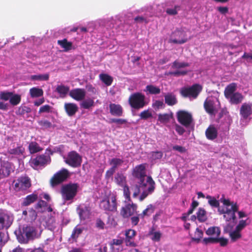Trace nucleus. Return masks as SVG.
<instances>
[{
	"instance_id": "obj_1",
	"label": "nucleus",
	"mask_w": 252,
	"mask_h": 252,
	"mask_svg": "<svg viewBox=\"0 0 252 252\" xmlns=\"http://www.w3.org/2000/svg\"><path fill=\"white\" fill-rule=\"evenodd\" d=\"M146 177V180L145 178H143L139 180L138 182L139 186L142 190V192L139 197L140 201H143L149 194H152L155 189L156 184L152 177L148 176Z\"/></svg>"
},
{
	"instance_id": "obj_2",
	"label": "nucleus",
	"mask_w": 252,
	"mask_h": 252,
	"mask_svg": "<svg viewBox=\"0 0 252 252\" xmlns=\"http://www.w3.org/2000/svg\"><path fill=\"white\" fill-rule=\"evenodd\" d=\"M100 208L106 212H114L117 210L116 196L112 194L105 197L100 201Z\"/></svg>"
},
{
	"instance_id": "obj_3",
	"label": "nucleus",
	"mask_w": 252,
	"mask_h": 252,
	"mask_svg": "<svg viewBox=\"0 0 252 252\" xmlns=\"http://www.w3.org/2000/svg\"><path fill=\"white\" fill-rule=\"evenodd\" d=\"M145 99L144 94L141 93H135L130 95L128 103L132 108L138 110L146 105Z\"/></svg>"
},
{
	"instance_id": "obj_4",
	"label": "nucleus",
	"mask_w": 252,
	"mask_h": 252,
	"mask_svg": "<svg viewBox=\"0 0 252 252\" xmlns=\"http://www.w3.org/2000/svg\"><path fill=\"white\" fill-rule=\"evenodd\" d=\"M36 234L35 228L30 225L24 226L21 234L17 236L18 241L21 244H27L31 240H33Z\"/></svg>"
},
{
	"instance_id": "obj_5",
	"label": "nucleus",
	"mask_w": 252,
	"mask_h": 252,
	"mask_svg": "<svg viewBox=\"0 0 252 252\" xmlns=\"http://www.w3.org/2000/svg\"><path fill=\"white\" fill-rule=\"evenodd\" d=\"M220 201L226 207L231 206L232 210L231 213L223 215L224 219L227 221L231 220H235L236 219L235 213L238 212L239 209L237 203L233 202H231L229 199H226L224 197L223 194L222 195V197L220 199Z\"/></svg>"
},
{
	"instance_id": "obj_6",
	"label": "nucleus",
	"mask_w": 252,
	"mask_h": 252,
	"mask_svg": "<svg viewBox=\"0 0 252 252\" xmlns=\"http://www.w3.org/2000/svg\"><path fill=\"white\" fill-rule=\"evenodd\" d=\"M51 162V158L48 155L42 154L37 155L35 158L31 159L30 163L31 166L34 169L44 167Z\"/></svg>"
},
{
	"instance_id": "obj_7",
	"label": "nucleus",
	"mask_w": 252,
	"mask_h": 252,
	"mask_svg": "<svg viewBox=\"0 0 252 252\" xmlns=\"http://www.w3.org/2000/svg\"><path fill=\"white\" fill-rule=\"evenodd\" d=\"M13 185L16 191L25 190L31 187V181L27 175L22 176L13 182Z\"/></svg>"
},
{
	"instance_id": "obj_8",
	"label": "nucleus",
	"mask_w": 252,
	"mask_h": 252,
	"mask_svg": "<svg viewBox=\"0 0 252 252\" xmlns=\"http://www.w3.org/2000/svg\"><path fill=\"white\" fill-rule=\"evenodd\" d=\"M178 122L186 127H189L193 121L192 114L185 110H179L176 113Z\"/></svg>"
},
{
	"instance_id": "obj_9",
	"label": "nucleus",
	"mask_w": 252,
	"mask_h": 252,
	"mask_svg": "<svg viewBox=\"0 0 252 252\" xmlns=\"http://www.w3.org/2000/svg\"><path fill=\"white\" fill-rule=\"evenodd\" d=\"M202 90L201 85L195 84L188 88H183L181 90V94L184 97H192L196 98Z\"/></svg>"
},
{
	"instance_id": "obj_10",
	"label": "nucleus",
	"mask_w": 252,
	"mask_h": 252,
	"mask_svg": "<svg viewBox=\"0 0 252 252\" xmlns=\"http://www.w3.org/2000/svg\"><path fill=\"white\" fill-rule=\"evenodd\" d=\"M65 162L73 168H77L81 165L82 158L76 152L73 151L68 154Z\"/></svg>"
},
{
	"instance_id": "obj_11",
	"label": "nucleus",
	"mask_w": 252,
	"mask_h": 252,
	"mask_svg": "<svg viewBox=\"0 0 252 252\" xmlns=\"http://www.w3.org/2000/svg\"><path fill=\"white\" fill-rule=\"evenodd\" d=\"M13 217L7 212L0 210V230H7L12 224Z\"/></svg>"
},
{
	"instance_id": "obj_12",
	"label": "nucleus",
	"mask_w": 252,
	"mask_h": 252,
	"mask_svg": "<svg viewBox=\"0 0 252 252\" xmlns=\"http://www.w3.org/2000/svg\"><path fill=\"white\" fill-rule=\"evenodd\" d=\"M79 186L77 183L64 185V199L71 200L76 195Z\"/></svg>"
},
{
	"instance_id": "obj_13",
	"label": "nucleus",
	"mask_w": 252,
	"mask_h": 252,
	"mask_svg": "<svg viewBox=\"0 0 252 252\" xmlns=\"http://www.w3.org/2000/svg\"><path fill=\"white\" fill-rule=\"evenodd\" d=\"M171 37L174 38L170 39V42L174 44H182L188 40L186 32L182 30L177 29L174 31L172 33Z\"/></svg>"
},
{
	"instance_id": "obj_14",
	"label": "nucleus",
	"mask_w": 252,
	"mask_h": 252,
	"mask_svg": "<svg viewBox=\"0 0 252 252\" xmlns=\"http://www.w3.org/2000/svg\"><path fill=\"white\" fill-rule=\"evenodd\" d=\"M136 235V232L133 229H128L125 231L124 242L126 246L133 248L137 246V244L134 242Z\"/></svg>"
},
{
	"instance_id": "obj_15",
	"label": "nucleus",
	"mask_w": 252,
	"mask_h": 252,
	"mask_svg": "<svg viewBox=\"0 0 252 252\" xmlns=\"http://www.w3.org/2000/svg\"><path fill=\"white\" fill-rule=\"evenodd\" d=\"M137 208V206L135 204H127L121 209L120 214L123 218H128L134 214Z\"/></svg>"
},
{
	"instance_id": "obj_16",
	"label": "nucleus",
	"mask_w": 252,
	"mask_h": 252,
	"mask_svg": "<svg viewBox=\"0 0 252 252\" xmlns=\"http://www.w3.org/2000/svg\"><path fill=\"white\" fill-rule=\"evenodd\" d=\"M146 167V163L136 165L132 171V175L138 180L145 178L147 177Z\"/></svg>"
},
{
	"instance_id": "obj_17",
	"label": "nucleus",
	"mask_w": 252,
	"mask_h": 252,
	"mask_svg": "<svg viewBox=\"0 0 252 252\" xmlns=\"http://www.w3.org/2000/svg\"><path fill=\"white\" fill-rule=\"evenodd\" d=\"M240 115L244 119L252 118V103H244L240 109Z\"/></svg>"
},
{
	"instance_id": "obj_18",
	"label": "nucleus",
	"mask_w": 252,
	"mask_h": 252,
	"mask_svg": "<svg viewBox=\"0 0 252 252\" xmlns=\"http://www.w3.org/2000/svg\"><path fill=\"white\" fill-rule=\"evenodd\" d=\"M79 218L82 220L89 218L91 214V208L89 206L80 205L77 208Z\"/></svg>"
},
{
	"instance_id": "obj_19",
	"label": "nucleus",
	"mask_w": 252,
	"mask_h": 252,
	"mask_svg": "<svg viewBox=\"0 0 252 252\" xmlns=\"http://www.w3.org/2000/svg\"><path fill=\"white\" fill-rule=\"evenodd\" d=\"M63 182V169L54 174L50 180V186L54 188Z\"/></svg>"
},
{
	"instance_id": "obj_20",
	"label": "nucleus",
	"mask_w": 252,
	"mask_h": 252,
	"mask_svg": "<svg viewBox=\"0 0 252 252\" xmlns=\"http://www.w3.org/2000/svg\"><path fill=\"white\" fill-rule=\"evenodd\" d=\"M69 95L75 100L80 101L82 100L85 98L86 92L83 89H75L69 92Z\"/></svg>"
},
{
	"instance_id": "obj_21",
	"label": "nucleus",
	"mask_w": 252,
	"mask_h": 252,
	"mask_svg": "<svg viewBox=\"0 0 252 252\" xmlns=\"http://www.w3.org/2000/svg\"><path fill=\"white\" fill-rule=\"evenodd\" d=\"M110 114L115 116L121 117L123 114V108L120 104L111 103L109 104Z\"/></svg>"
},
{
	"instance_id": "obj_22",
	"label": "nucleus",
	"mask_w": 252,
	"mask_h": 252,
	"mask_svg": "<svg viewBox=\"0 0 252 252\" xmlns=\"http://www.w3.org/2000/svg\"><path fill=\"white\" fill-rule=\"evenodd\" d=\"M204 107L206 111L210 115H214L215 111L214 101L209 98H207L204 102Z\"/></svg>"
},
{
	"instance_id": "obj_23",
	"label": "nucleus",
	"mask_w": 252,
	"mask_h": 252,
	"mask_svg": "<svg viewBox=\"0 0 252 252\" xmlns=\"http://www.w3.org/2000/svg\"><path fill=\"white\" fill-rule=\"evenodd\" d=\"M164 96L165 103L168 106H173L178 102L176 95L173 93L165 94Z\"/></svg>"
},
{
	"instance_id": "obj_24",
	"label": "nucleus",
	"mask_w": 252,
	"mask_h": 252,
	"mask_svg": "<svg viewBox=\"0 0 252 252\" xmlns=\"http://www.w3.org/2000/svg\"><path fill=\"white\" fill-rule=\"evenodd\" d=\"M205 135L208 139L213 140L218 136V131L214 126L211 125L206 130Z\"/></svg>"
},
{
	"instance_id": "obj_25",
	"label": "nucleus",
	"mask_w": 252,
	"mask_h": 252,
	"mask_svg": "<svg viewBox=\"0 0 252 252\" xmlns=\"http://www.w3.org/2000/svg\"><path fill=\"white\" fill-rule=\"evenodd\" d=\"M229 102L232 104H238L244 99V96L239 92H236L227 98Z\"/></svg>"
},
{
	"instance_id": "obj_26",
	"label": "nucleus",
	"mask_w": 252,
	"mask_h": 252,
	"mask_svg": "<svg viewBox=\"0 0 252 252\" xmlns=\"http://www.w3.org/2000/svg\"><path fill=\"white\" fill-rule=\"evenodd\" d=\"M237 89V85L235 83H232L228 85L225 88L224 91V95L226 98L230 97V96L234 94L236 92Z\"/></svg>"
},
{
	"instance_id": "obj_27",
	"label": "nucleus",
	"mask_w": 252,
	"mask_h": 252,
	"mask_svg": "<svg viewBox=\"0 0 252 252\" xmlns=\"http://www.w3.org/2000/svg\"><path fill=\"white\" fill-rule=\"evenodd\" d=\"M64 108L67 114L69 116L74 115L78 110V107L75 103H65Z\"/></svg>"
},
{
	"instance_id": "obj_28",
	"label": "nucleus",
	"mask_w": 252,
	"mask_h": 252,
	"mask_svg": "<svg viewBox=\"0 0 252 252\" xmlns=\"http://www.w3.org/2000/svg\"><path fill=\"white\" fill-rule=\"evenodd\" d=\"M147 94H158L160 93V89L158 87L153 85H148L144 90Z\"/></svg>"
},
{
	"instance_id": "obj_29",
	"label": "nucleus",
	"mask_w": 252,
	"mask_h": 252,
	"mask_svg": "<svg viewBox=\"0 0 252 252\" xmlns=\"http://www.w3.org/2000/svg\"><path fill=\"white\" fill-rule=\"evenodd\" d=\"M38 199V195L36 194L32 193L27 196L23 200L22 205L28 206L34 202Z\"/></svg>"
},
{
	"instance_id": "obj_30",
	"label": "nucleus",
	"mask_w": 252,
	"mask_h": 252,
	"mask_svg": "<svg viewBox=\"0 0 252 252\" xmlns=\"http://www.w3.org/2000/svg\"><path fill=\"white\" fill-rule=\"evenodd\" d=\"M115 183L120 187L126 185V178L123 174L117 173L114 178Z\"/></svg>"
},
{
	"instance_id": "obj_31",
	"label": "nucleus",
	"mask_w": 252,
	"mask_h": 252,
	"mask_svg": "<svg viewBox=\"0 0 252 252\" xmlns=\"http://www.w3.org/2000/svg\"><path fill=\"white\" fill-rule=\"evenodd\" d=\"M30 94L32 98L39 97L43 96V91L37 87H33L30 90Z\"/></svg>"
},
{
	"instance_id": "obj_32",
	"label": "nucleus",
	"mask_w": 252,
	"mask_h": 252,
	"mask_svg": "<svg viewBox=\"0 0 252 252\" xmlns=\"http://www.w3.org/2000/svg\"><path fill=\"white\" fill-rule=\"evenodd\" d=\"M29 150L31 154H35L41 151L43 149L36 142H31L29 145Z\"/></svg>"
},
{
	"instance_id": "obj_33",
	"label": "nucleus",
	"mask_w": 252,
	"mask_h": 252,
	"mask_svg": "<svg viewBox=\"0 0 252 252\" xmlns=\"http://www.w3.org/2000/svg\"><path fill=\"white\" fill-rule=\"evenodd\" d=\"M99 78L106 86H110L113 82V78L107 74L101 73L99 75Z\"/></svg>"
},
{
	"instance_id": "obj_34",
	"label": "nucleus",
	"mask_w": 252,
	"mask_h": 252,
	"mask_svg": "<svg viewBox=\"0 0 252 252\" xmlns=\"http://www.w3.org/2000/svg\"><path fill=\"white\" fill-rule=\"evenodd\" d=\"M37 123L41 129L43 130L49 129L53 127L52 124L47 120H41L38 121Z\"/></svg>"
},
{
	"instance_id": "obj_35",
	"label": "nucleus",
	"mask_w": 252,
	"mask_h": 252,
	"mask_svg": "<svg viewBox=\"0 0 252 252\" xmlns=\"http://www.w3.org/2000/svg\"><path fill=\"white\" fill-rule=\"evenodd\" d=\"M196 214L197 219L200 222H204L207 220L206 212L204 209L200 208Z\"/></svg>"
},
{
	"instance_id": "obj_36",
	"label": "nucleus",
	"mask_w": 252,
	"mask_h": 252,
	"mask_svg": "<svg viewBox=\"0 0 252 252\" xmlns=\"http://www.w3.org/2000/svg\"><path fill=\"white\" fill-rule=\"evenodd\" d=\"M94 101L92 98H88L84 100L81 103L80 106L82 108L86 109H89L92 106H94Z\"/></svg>"
},
{
	"instance_id": "obj_37",
	"label": "nucleus",
	"mask_w": 252,
	"mask_h": 252,
	"mask_svg": "<svg viewBox=\"0 0 252 252\" xmlns=\"http://www.w3.org/2000/svg\"><path fill=\"white\" fill-rule=\"evenodd\" d=\"M206 233L208 235H216V236L218 237L220 234V230L218 227H210L206 231Z\"/></svg>"
},
{
	"instance_id": "obj_38",
	"label": "nucleus",
	"mask_w": 252,
	"mask_h": 252,
	"mask_svg": "<svg viewBox=\"0 0 252 252\" xmlns=\"http://www.w3.org/2000/svg\"><path fill=\"white\" fill-rule=\"evenodd\" d=\"M24 151V148L22 146H19L16 148L9 149L8 153L10 155H23Z\"/></svg>"
},
{
	"instance_id": "obj_39",
	"label": "nucleus",
	"mask_w": 252,
	"mask_h": 252,
	"mask_svg": "<svg viewBox=\"0 0 252 252\" xmlns=\"http://www.w3.org/2000/svg\"><path fill=\"white\" fill-rule=\"evenodd\" d=\"M49 78V74L46 73L44 74L33 75L31 76L32 80L47 81Z\"/></svg>"
},
{
	"instance_id": "obj_40",
	"label": "nucleus",
	"mask_w": 252,
	"mask_h": 252,
	"mask_svg": "<svg viewBox=\"0 0 252 252\" xmlns=\"http://www.w3.org/2000/svg\"><path fill=\"white\" fill-rule=\"evenodd\" d=\"M154 210V206L152 204H150L147 206L146 209L142 212V214L139 215V216H141L142 218H144L145 216H149L153 214Z\"/></svg>"
},
{
	"instance_id": "obj_41",
	"label": "nucleus",
	"mask_w": 252,
	"mask_h": 252,
	"mask_svg": "<svg viewBox=\"0 0 252 252\" xmlns=\"http://www.w3.org/2000/svg\"><path fill=\"white\" fill-rule=\"evenodd\" d=\"M8 238L9 237L7 232L6 233L2 231L0 232V249H1L7 242Z\"/></svg>"
},
{
	"instance_id": "obj_42",
	"label": "nucleus",
	"mask_w": 252,
	"mask_h": 252,
	"mask_svg": "<svg viewBox=\"0 0 252 252\" xmlns=\"http://www.w3.org/2000/svg\"><path fill=\"white\" fill-rule=\"evenodd\" d=\"M229 235L231 239V241L233 242L236 241L242 237L240 232L236 229L234 231L229 232Z\"/></svg>"
},
{
	"instance_id": "obj_43",
	"label": "nucleus",
	"mask_w": 252,
	"mask_h": 252,
	"mask_svg": "<svg viewBox=\"0 0 252 252\" xmlns=\"http://www.w3.org/2000/svg\"><path fill=\"white\" fill-rule=\"evenodd\" d=\"M21 100V95L18 94H13L11 95L9 102L13 106L19 104Z\"/></svg>"
},
{
	"instance_id": "obj_44",
	"label": "nucleus",
	"mask_w": 252,
	"mask_h": 252,
	"mask_svg": "<svg viewBox=\"0 0 252 252\" xmlns=\"http://www.w3.org/2000/svg\"><path fill=\"white\" fill-rule=\"evenodd\" d=\"M124 162V160L122 159L118 158H112L110 162V164L112 165L111 168H113L115 170L118 166H121Z\"/></svg>"
},
{
	"instance_id": "obj_45",
	"label": "nucleus",
	"mask_w": 252,
	"mask_h": 252,
	"mask_svg": "<svg viewBox=\"0 0 252 252\" xmlns=\"http://www.w3.org/2000/svg\"><path fill=\"white\" fill-rule=\"evenodd\" d=\"M206 198L208 200V203L212 207L215 208H219L220 207V202L219 200H217L216 198L214 197H212L210 195H207L206 196Z\"/></svg>"
},
{
	"instance_id": "obj_46",
	"label": "nucleus",
	"mask_w": 252,
	"mask_h": 252,
	"mask_svg": "<svg viewBox=\"0 0 252 252\" xmlns=\"http://www.w3.org/2000/svg\"><path fill=\"white\" fill-rule=\"evenodd\" d=\"M171 118V116L167 114H159L158 115V121L161 123H165L168 122Z\"/></svg>"
},
{
	"instance_id": "obj_47",
	"label": "nucleus",
	"mask_w": 252,
	"mask_h": 252,
	"mask_svg": "<svg viewBox=\"0 0 252 252\" xmlns=\"http://www.w3.org/2000/svg\"><path fill=\"white\" fill-rule=\"evenodd\" d=\"M37 217L36 212L32 208L28 212V216L25 218L29 221H33L35 220Z\"/></svg>"
},
{
	"instance_id": "obj_48",
	"label": "nucleus",
	"mask_w": 252,
	"mask_h": 252,
	"mask_svg": "<svg viewBox=\"0 0 252 252\" xmlns=\"http://www.w3.org/2000/svg\"><path fill=\"white\" fill-rule=\"evenodd\" d=\"M31 109L30 107L26 106H21L18 108V110L16 112L17 115H23L25 113L31 112Z\"/></svg>"
},
{
	"instance_id": "obj_49",
	"label": "nucleus",
	"mask_w": 252,
	"mask_h": 252,
	"mask_svg": "<svg viewBox=\"0 0 252 252\" xmlns=\"http://www.w3.org/2000/svg\"><path fill=\"white\" fill-rule=\"evenodd\" d=\"M13 93L9 92H1L0 93V99L4 101L9 100L10 99L11 95H12Z\"/></svg>"
},
{
	"instance_id": "obj_50",
	"label": "nucleus",
	"mask_w": 252,
	"mask_h": 252,
	"mask_svg": "<svg viewBox=\"0 0 252 252\" xmlns=\"http://www.w3.org/2000/svg\"><path fill=\"white\" fill-rule=\"evenodd\" d=\"M82 231L81 228L75 227L71 234V238L73 240H76L82 233Z\"/></svg>"
},
{
	"instance_id": "obj_51",
	"label": "nucleus",
	"mask_w": 252,
	"mask_h": 252,
	"mask_svg": "<svg viewBox=\"0 0 252 252\" xmlns=\"http://www.w3.org/2000/svg\"><path fill=\"white\" fill-rule=\"evenodd\" d=\"M123 188L124 195L128 201H131L130 192L127 185H126L122 187Z\"/></svg>"
},
{
	"instance_id": "obj_52",
	"label": "nucleus",
	"mask_w": 252,
	"mask_h": 252,
	"mask_svg": "<svg viewBox=\"0 0 252 252\" xmlns=\"http://www.w3.org/2000/svg\"><path fill=\"white\" fill-rule=\"evenodd\" d=\"M189 66V64L186 62L179 63L176 61L173 63L172 67L176 68H181Z\"/></svg>"
},
{
	"instance_id": "obj_53",
	"label": "nucleus",
	"mask_w": 252,
	"mask_h": 252,
	"mask_svg": "<svg viewBox=\"0 0 252 252\" xmlns=\"http://www.w3.org/2000/svg\"><path fill=\"white\" fill-rule=\"evenodd\" d=\"M139 116L141 119L147 120L152 117V114L149 111V110H145L141 112Z\"/></svg>"
},
{
	"instance_id": "obj_54",
	"label": "nucleus",
	"mask_w": 252,
	"mask_h": 252,
	"mask_svg": "<svg viewBox=\"0 0 252 252\" xmlns=\"http://www.w3.org/2000/svg\"><path fill=\"white\" fill-rule=\"evenodd\" d=\"M152 107L155 110H158L159 109L163 108L164 107V104L162 101L161 100H156L152 104Z\"/></svg>"
},
{
	"instance_id": "obj_55",
	"label": "nucleus",
	"mask_w": 252,
	"mask_h": 252,
	"mask_svg": "<svg viewBox=\"0 0 252 252\" xmlns=\"http://www.w3.org/2000/svg\"><path fill=\"white\" fill-rule=\"evenodd\" d=\"M150 234L152 235L153 236L151 238L152 240L154 241L158 242L161 238V234L159 231L157 232H150Z\"/></svg>"
},
{
	"instance_id": "obj_56",
	"label": "nucleus",
	"mask_w": 252,
	"mask_h": 252,
	"mask_svg": "<svg viewBox=\"0 0 252 252\" xmlns=\"http://www.w3.org/2000/svg\"><path fill=\"white\" fill-rule=\"evenodd\" d=\"M180 9V6L175 5L174 8H167L166 10V12L170 15H175L178 13V10Z\"/></svg>"
},
{
	"instance_id": "obj_57",
	"label": "nucleus",
	"mask_w": 252,
	"mask_h": 252,
	"mask_svg": "<svg viewBox=\"0 0 252 252\" xmlns=\"http://www.w3.org/2000/svg\"><path fill=\"white\" fill-rule=\"evenodd\" d=\"M131 189L133 191V197H135V198L138 195V194L140 193L141 190V188L139 186L138 184L133 185L131 187Z\"/></svg>"
},
{
	"instance_id": "obj_58",
	"label": "nucleus",
	"mask_w": 252,
	"mask_h": 252,
	"mask_svg": "<svg viewBox=\"0 0 252 252\" xmlns=\"http://www.w3.org/2000/svg\"><path fill=\"white\" fill-rule=\"evenodd\" d=\"M151 154L152 158L154 160L161 159L163 156V153L161 151L152 152Z\"/></svg>"
},
{
	"instance_id": "obj_59",
	"label": "nucleus",
	"mask_w": 252,
	"mask_h": 252,
	"mask_svg": "<svg viewBox=\"0 0 252 252\" xmlns=\"http://www.w3.org/2000/svg\"><path fill=\"white\" fill-rule=\"evenodd\" d=\"M188 73V71L186 70L183 71H171L169 72V74L170 75H173L174 76H179L181 75L184 76L186 75Z\"/></svg>"
},
{
	"instance_id": "obj_60",
	"label": "nucleus",
	"mask_w": 252,
	"mask_h": 252,
	"mask_svg": "<svg viewBox=\"0 0 252 252\" xmlns=\"http://www.w3.org/2000/svg\"><path fill=\"white\" fill-rule=\"evenodd\" d=\"M48 206V203L43 200H40L37 203L35 206V208L36 209H41L42 208L46 207Z\"/></svg>"
},
{
	"instance_id": "obj_61",
	"label": "nucleus",
	"mask_w": 252,
	"mask_h": 252,
	"mask_svg": "<svg viewBox=\"0 0 252 252\" xmlns=\"http://www.w3.org/2000/svg\"><path fill=\"white\" fill-rule=\"evenodd\" d=\"M216 243H220V246L225 247L228 244V239L223 237L216 238Z\"/></svg>"
},
{
	"instance_id": "obj_62",
	"label": "nucleus",
	"mask_w": 252,
	"mask_h": 252,
	"mask_svg": "<svg viewBox=\"0 0 252 252\" xmlns=\"http://www.w3.org/2000/svg\"><path fill=\"white\" fill-rule=\"evenodd\" d=\"M72 49V43L71 42H68L66 39L64 38V52L68 51Z\"/></svg>"
},
{
	"instance_id": "obj_63",
	"label": "nucleus",
	"mask_w": 252,
	"mask_h": 252,
	"mask_svg": "<svg viewBox=\"0 0 252 252\" xmlns=\"http://www.w3.org/2000/svg\"><path fill=\"white\" fill-rule=\"evenodd\" d=\"M0 170L1 178L8 176L10 173L9 168L7 167H3Z\"/></svg>"
},
{
	"instance_id": "obj_64",
	"label": "nucleus",
	"mask_w": 252,
	"mask_h": 252,
	"mask_svg": "<svg viewBox=\"0 0 252 252\" xmlns=\"http://www.w3.org/2000/svg\"><path fill=\"white\" fill-rule=\"evenodd\" d=\"M246 226V221L241 220L239 224L236 226L235 229L241 232V231Z\"/></svg>"
}]
</instances>
